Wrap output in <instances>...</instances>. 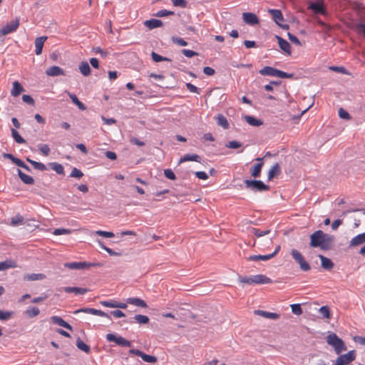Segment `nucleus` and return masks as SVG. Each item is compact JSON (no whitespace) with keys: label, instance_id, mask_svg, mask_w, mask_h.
<instances>
[{"label":"nucleus","instance_id":"nucleus-45","mask_svg":"<svg viewBox=\"0 0 365 365\" xmlns=\"http://www.w3.org/2000/svg\"><path fill=\"white\" fill-rule=\"evenodd\" d=\"M252 232L253 233L254 235H255L256 237H262L265 235H267L270 232V230H261L259 229H257V228H255L253 227L252 229Z\"/></svg>","mask_w":365,"mask_h":365},{"label":"nucleus","instance_id":"nucleus-62","mask_svg":"<svg viewBox=\"0 0 365 365\" xmlns=\"http://www.w3.org/2000/svg\"><path fill=\"white\" fill-rule=\"evenodd\" d=\"M173 41L181 46H185L187 45V42L185 41L183 38L180 37H173Z\"/></svg>","mask_w":365,"mask_h":365},{"label":"nucleus","instance_id":"nucleus-54","mask_svg":"<svg viewBox=\"0 0 365 365\" xmlns=\"http://www.w3.org/2000/svg\"><path fill=\"white\" fill-rule=\"evenodd\" d=\"M83 172L76 168H74L70 174L71 177L76 178H81V177H83Z\"/></svg>","mask_w":365,"mask_h":365},{"label":"nucleus","instance_id":"nucleus-34","mask_svg":"<svg viewBox=\"0 0 365 365\" xmlns=\"http://www.w3.org/2000/svg\"><path fill=\"white\" fill-rule=\"evenodd\" d=\"M277 68L271 66H265L262 68L259 73L262 76H276Z\"/></svg>","mask_w":365,"mask_h":365},{"label":"nucleus","instance_id":"nucleus-64","mask_svg":"<svg viewBox=\"0 0 365 365\" xmlns=\"http://www.w3.org/2000/svg\"><path fill=\"white\" fill-rule=\"evenodd\" d=\"M356 30L358 33L362 32L365 36V23H359L356 25Z\"/></svg>","mask_w":365,"mask_h":365},{"label":"nucleus","instance_id":"nucleus-28","mask_svg":"<svg viewBox=\"0 0 365 365\" xmlns=\"http://www.w3.org/2000/svg\"><path fill=\"white\" fill-rule=\"evenodd\" d=\"M46 278V275L42 273L38 274H27L24 276V279L26 281H38L42 280Z\"/></svg>","mask_w":365,"mask_h":365},{"label":"nucleus","instance_id":"nucleus-18","mask_svg":"<svg viewBox=\"0 0 365 365\" xmlns=\"http://www.w3.org/2000/svg\"><path fill=\"white\" fill-rule=\"evenodd\" d=\"M365 242V232L359 234L349 242V247H356Z\"/></svg>","mask_w":365,"mask_h":365},{"label":"nucleus","instance_id":"nucleus-6","mask_svg":"<svg viewBox=\"0 0 365 365\" xmlns=\"http://www.w3.org/2000/svg\"><path fill=\"white\" fill-rule=\"evenodd\" d=\"M356 359L354 350L349 351L345 354L340 355L335 361L334 365H347Z\"/></svg>","mask_w":365,"mask_h":365},{"label":"nucleus","instance_id":"nucleus-49","mask_svg":"<svg viewBox=\"0 0 365 365\" xmlns=\"http://www.w3.org/2000/svg\"><path fill=\"white\" fill-rule=\"evenodd\" d=\"M338 113H339V116L342 119L350 120L351 118L349 113L342 108H340L339 109Z\"/></svg>","mask_w":365,"mask_h":365},{"label":"nucleus","instance_id":"nucleus-58","mask_svg":"<svg viewBox=\"0 0 365 365\" xmlns=\"http://www.w3.org/2000/svg\"><path fill=\"white\" fill-rule=\"evenodd\" d=\"M116 301H101L100 304L105 307L116 308Z\"/></svg>","mask_w":365,"mask_h":365},{"label":"nucleus","instance_id":"nucleus-30","mask_svg":"<svg viewBox=\"0 0 365 365\" xmlns=\"http://www.w3.org/2000/svg\"><path fill=\"white\" fill-rule=\"evenodd\" d=\"M217 123L219 126L223 129L227 130L230 128L229 123L227 118L222 114H219L216 116Z\"/></svg>","mask_w":365,"mask_h":365},{"label":"nucleus","instance_id":"nucleus-48","mask_svg":"<svg viewBox=\"0 0 365 365\" xmlns=\"http://www.w3.org/2000/svg\"><path fill=\"white\" fill-rule=\"evenodd\" d=\"M294 76L293 73H287L286 72H284L282 71L277 69L276 71V76L281 78H289Z\"/></svg>","mask_w":365,"mask_h":365},{"label":"nucleus","instance_id":"nucleus-10","mask_svg":"<svg viewBox=\"0 0 365 365\" xmlns=\"http://www.w3.org/2000/svg\"><path fill=\"white\" fill-rule=\"evenodd\" d=\"M308 9L313 11L316 14H326L323 0H317L316 1L311 3L308 6Z\"/></svg>","mask_w":365,"mask_h":365},{"label":"nucleus","instance_id":"nucleus-56","mask_svg":"<svg viewBox=\"0 0 365 365\" xmlns=\"http://www.w3.org/2000/svg\"><path fill=\"white\" fill-rule=\"evenodd\" d=\"M329 70L337 72V73H344V74L348 73L346 69L343 66H329Z\"/></svg>","mask_w":365,"mask_h":365},{"label":"nucleus","instance_id":"nucleus-37","mask_svg":"<svg viewBox=\"0 0 365 365\" xmlns=\"http://www.w3.org/2000/svg\"><path fill=\"white\" fill-rule=\"evenodd\" d=\"M76 346L77 347L86 352V354H89L90 351H91V349H90V346L88 345H87L86 343H84L81 339H78L77 341H76Z\"/></svg>","mask_w":365,"mask_h":365},{"label":"nucleus","instance_id":"nucleus-4","mask_svg":"<svg viewBox=\"0 0 365 365\" xmlns=\"http://www.w3.org/2000/svg\"><path fill=\"white\" fill-rule=\"evenodd\" d=\"M290 253L292 258L299 264L301 270L304 272H307L311 269L309 264L306 261L304 257L299 250L296 249H292Z\"/></svg>","mask_w":365,"mask_h":365},{"label":"nucleus","instance_id":"nucleus-15","mask_svg":"<svg viewBox=\"0 0 365 365\" xmlns=\"http://www.w3.org/2000/svg\"><path fill=\"white\" fill-rule=\"evenodd\" d=\"M50 319L53 324L64 327L70 331H73V327L61 317L58 316H52Z\"/></svg>","mask_w":365,"mask_h":365},{"label":"nucleus","instance_id":"nucleus-5","mask_svg":"<svg viewBox=\"0 0 365 365\" xmlns=\"http://www.w3.org/2000/svg\"><path fill=\"white\" fill-rule=\"evenodd\" d=\"M244 182L247 188H250L253 191L262 192L269 190V187L261 180H245Z\"/></svg>","mask_w":365,"mask_h":365},{"label":"nucleus","instance_id":"nucleus-7","mask_svg":"<svg viewBox=\"0 0 365 365\" xmlns=\"http://www.w3.org/2000/svg\"><path fill=\"white\" fill-rule=\"evenodd\" d=\"M106 339L108 341H114L118 345L125 346V347H130L131 346V342L125 339V338L122 336H116L113 334H108L106 335Z\"/></svg>","mask_w":365,"mask_h":365},{"label":"nucleus","instance_id":"nucleus-12","mask_svg":"<svg viewBox=\"0 0 365 365\" xmlns=\"http://www.w3.org/2000/svg\"><path fill=\"white\" fill-rule=\"evenodd\" d=\"M242 19L244 21L250 26H255L259 23L257 16L251 12H245L242 14Z\"/></svg>","mask_w":365,"mask_h":365},{"label":"nucleus","instance_id":"nucleus-42","mask_svg":"<svg viewBox=\"0 0 365 365\" xmlns=\"http://www.w3.org/2000/svg\"><path fill=\"white\" fill-rule=\"evenodd\" d=\"M11 135L16 143H18L19 144H22V143H25V140L19 135V133H18V131L16 129H14V128L11 129Z\"/></svg>","mask_w":365,"mask_h":365},{"label":"nucleus","instance_id":"nucleus-55","mask_svg":"<svg viewBox=\"0 0 365 365\" xmlns=\"http://www.w3.org/2000/svg\"><path fill=\"white\" fill-rule=\"evenodd\" d=\"M172 3L174 6L180 8H185L187 4L186 0H172Z\"/></svg>","mask_w":365,"mask_h":365},{"label":"nucleus","instance_id":"nucleus-57","mask_svg":"<svg viewBox=\"0 0 365 365\" xmlns=\"http://www.w3.org/2000/svg\"><path fill=\"white\" fill-rule=\"evenodd\" d=\"M38 149L45 156H47L49 155L50 148L47 144L39 145Z\"/></svg>","mask_w":365,"mask_h":365},{"label":"nucleus","instance_id":"nucleus-40","mask_svg":"<svg viewBox=\"0 0 365 365\" xmlns=\"http://www.w3.org/2000/svg\"><path fill=\"white\" fill-rule=\"evenodd\" d=\"M51 168L58 174H64V168L62 165L58 163H51L49 164Z\"/></svg>","mask_w":365,"mask_h":365},{"label":"nucleus","instance_id":"nucleus-21","mask_svg":"<svg viewBox=\"0 0 365 365\" xmlns=\"http://www.w3.org/2000/svg\"><path fill=\"white\" fill-rule=\"evenodd\" d=\"M319 258L321 260V264L324 269L330 270L334 267V264L330 259L323 256L322 255H319Z\"/></svg>","mask_w":365,"mask_h":365},{"label":"nucleus","instance_id":"nucleus-16","mask_svg":"<svg viewBox=\"0 0 365 365\" xmlns=\"http://www.w3.org/2000/svg\"><path fill=\"white\" fill-rule=\"evenodd\" d=\"M279 48L287 54H291V46L289 43L279 36H276Z\"/></svg>","mask_w":365,"mask_h":365},{"label":"nucleus","instance_id":"nucleus-27","mask_svg":"<svg viewBox=\"0 0 365 365\" xmlns=\"http://www.w3.org/2000/svg\"><path fill=\"white\" fill-rule=\"evenodd\" d=\"M127 302L130 304H133V305L143 307V308H146L148 307L146 302L140 298H136V297L128 298Z\"/></svg>","mask_w":365,"mask_h":365},{"label":"nucleus","instance_id":"nucleus-46","mask_svg":"<svg viewBox=\"0 0 365 365\" xmlns=\"http://www.w3.org/2000/svg\"><path fill=\"white\" fill-rule=\"evenodd\" d=\"M70 97L72 100V101L78 107V108L81 110H84L86 109V107L84 106V105L83 104V103H81L78 98L76 97V95L74 94H71L70 95Z\"/></svg>","mask_w":365,"mask_h":365},{"label":"nucleus","instance_id":"nucleus-2","mask_svg":"<svg viewBox=\"0 0 365 365\" xmlns=\"http://www.w3.org/2000/svg\"><path fill=\"white\" fill-rule=\"evenodd\" d=\"M327 342L328 344L333 346L337 354H339L342 351L346 350V347L343 340L339 338V336L334 333H331L327 336Z\"/></svg>","mask_w":365,"mask_h":365},{"label":"nucleus","instance_id":"nucleus-61","mask_svg":"<svg viewBox=\"0 0 365 365\" xmlns=\"http://www.w3.org/2000/svg\"><path fill=\"white\" fill-rule=\"evenodd\" d=\"M287 36H288L289 40L292 43H294V44H295L297 46H301V42H300V41L299 40V38L297 36H295L294 35L292 34L291 33H288Z\"/></svg>","mask_w":365,"mask_h":365},{"label":"nucleus","instance_id":"nucleus-17","mask_svg":"<svg viewBox=\"0 0 365 365\" xmlns=\"http://www.w3.org/2000/svg\"><path fill=\"white\" fill-rule=\"evenodd\" d=\"M47 36H40L36 38L35 40V53L36 55H40L42 53V49L43 47L44 42L47 39Z\"/></svg>","mask_w":365,"mask_h":365},{"label":"nucleus","instance_id":"nucleus-9","mask_svg":"<svg viewBox=\"0 0 365 365\" xmlns=\"http://www.w3.org/2000/svg\"><path fill=\"white\" fill-rule=\"evenodd\" d=\"M129 352L131 354H135L138 356H140L145 362L154 364V363H156L158 361V359L156 356L148 355L138 349H132L129 351Z\"/></svg>","mask_w":365,"mask_h":365},{"label":"nucleus","instance_id":"nucleus-35","mask_svg":"<svg viewBox=\"0 0 365 365\" xmlns=\"http://www.w3.org/2000/svg\"><path fill=\"white\" fill-rule=\"evenodd\" d=\"M40 313V310L36 307H29L25 311V314L29 318H34Z\"/></svg>","mask_w":365,"mask_h":365},{"label":"nucleus","instance_id":"nucleus-39","mask_svg":"<svg viewBox=\"0 0 365 365\" xmlns=\"http://www.w3.org/2000/svg\"><path fill=\"white\" fill-rule=\"evenodd\" d=\"M319 313L323 318L329 319L331 317L330 309L328 306H322L319 309Z\"/></svg>","mask_w":365,"mask_h":365},{"label":"nucleus","instance_id":"nucleus-47","mask_svg":"<svg viewBox=\"0 0 365 365\" xmlns=\"http://www.w3.org/2000/svg\"><path fill=\"white\" fill-rule=\"evenodd\" d=\"M71 233V230L69 229L64 228H58L55 229L53 232L54 235H70Z\"/></svg>","mask_w":365,"mask_h":365},{"label":"nucleus","instance_id":"nucleus-3","mask_svg":"<svg viewBox=\"0 0 365 365\" xmlns=\"http://www.w3.org/2000/svg\"><path fill=\"white\" fill-rule=\"evenodd\" d=\"M103 264L100 262H73L64 264V267L71 269H88L91 267H101Z\"/></svg>","mask_w":365,"mask_h":365},{"label":"nucleus","instance_id":"nucleus-29","mask_svg":"<svg viewBox=\"0 0 365 365\" xmlns=\"http://www.w3.org/2000/svg\"><path fill=\"white\" fill-rule=\"evenodd\" d=\"M273 258V255H250L247 258V260L248 261H252V262H258L260 260L262 261H267L270 259Z\"/></svg>","mask_w":365,"mask_h":365},{"label":"nucleus","instance_id":"nucleus-63","mask_svg":"<svg viewBox=\"0 0 365 365\" xmlns=\"http://www.w3.org/2000/svg\"><path fill=\"white\" fill-rule=\"evenodd\" d=\"M227 148H232V149H237L242 146V144L236 140L230 141L227 145Z\"/></svg>","mask_w":365,"mask_h":365},{"label":"nucleus","instance_id":"nucleus-51","mask_svg":"<svg viewBox=\"0 0 365 365\" xmlns=\"http://www.w3.org/2000/svg\"><path fill=\"white\" fill-rule=\"evenodd\" d=\"M292 312L296 315H301L302 314V309L299 304H294L291 305Z\"/></svg>","mask_w":365,"mask_h":365},{"label":"nucleus","instance_id":"nucleus-59","mask_svg":"<svg viewBox=\"0 0 365 365\" xmlns=\"http://www.w3.org/2000/svg\"><path fill=\"white\" fill-rule=\"evenodd\" d=\"M93 52L99 54L103 58H106L108 55V52L103 50L101 47H94L93 48Z\"/></svg>","mask_w":365,"mask_h":365},{"label":"nucleus","instance_id":"nucleus-60","mask_svg":"<svg viewBox=\"0 0 365 365\" xmlns=\"http://www.w3.org/2000/svg\"><path fill=\"white\" fill-rule=\"evenodd\" d=\"M165 176L170 180H175L176 179L175 175L171 169H165L164 170Z\"/></svg>","mask_w":365,"mask_h":365},{"label":"nucleus","instance_id":"nucleus-25","mask_svg":"<svg viewBox=\"0 0 365 365\" xmlns=\"http://www.w3.org/2000/svg\"><path fill=\"white\" fill-rule=\"evenodd\" d=\"M272 282V279L264 274L254 275V284H269Z\"/></svg>","mask_w":365,"mask_h":365},{"label":"nucleus","instance_id":"nucleus-13","mask_svg":"<svg viewBox=\"0 0 365 365\" xmlns=\"http://www.w3.org/2000/svg\"><path fill=\"white\" fill-rule=\"evenodd\" d=\"M259 163L255 164L251 169V175L256 178L260 176L261 170L263 167V158H258L256 159Z\"/></svg>","mask_w":365,"mask_h":365},{"label":"nucleus","instance_id":"nucleus-41","mask_svg":"<svg viewBox=\"0 0 365 365\" xmlns=\"http://www.w3.org/2000/svg\"><path fill=\"white\" fill-rule=\"evenodd\" d=\"M135 322L140 324H145L149 322V318L145 315L137 314L134 317Z\"/></svg>","mask_w":365,"mask_h":365},{"label":"nucleus","instance_id":"nucleus-50","mask_svg":"<svg viewBox=\"0 0 365 365\" xmlns=\"http://www.w3.org/2000/svg\"><path fill=\"white\" fill-rule=\"evenodd\" d=\"M173 14H174V11H168L166 9H162V10L158 11L154 15L155 16H157V17H164V16H170V15H173Z\"/></svg>","mask_w":365,"mask_h":365},{"label":"nucleus","instance_id":"nucleus-38","mask_svg":"<svg viewBox=\"0 0 365 365\" xmlns=\"http://www.w3.org/2000/svg\"><path fill=\"white\" fill-rule=\"evenodd\" d=\"M26 160L30 163L35 169L38 170L43 171L46 170V165L42 163L36 162L29 158H26Z\"/></svg>","mask_w":365,"mask_h":365},{"label":"nucleus","instance_id":"nucleus-52","mask_svg":"<svg viewBox=\"0 0 365 365\" xmlns=\"http://www.w3.org/2000/svg\"><path fill=\"white\" fill-rule=\"evenodd\" d=\"M239 282L243 284H254V276L247 277H239Z\"/></svg>","mask_w":365,"mask_h":365},{"label":"nucleus","instance_id":"nucleus-1","mask_svg":"<svg viewBox=\"0 0 365 365\" xmlns=\"http://www.w3.org/2000/svg\"><path fill=\"white\" fill-rule=\"evenodd\" d=\"M334 240L332 236L324 233L322 230H317L310 235V246L312 247H320L322 250H329L331 248Z\"/></svg>","mask_w":365,"mask_h":365},{"label":"nucleus","instance_id":"nucleus-19","mask_svg":"<svg viewBox=\"0 0 365 365\" xmlns=\"http://www.w3.org/2000/svg\"><path fill=\"white\" fill-rule=\"evenodd\" d=\"M255 313V314L266 319H278L279 318V314L274 312H269L263 310H256Z\"/></svg>","mask_w":365,"mask_h":365},{"label":"nucleus","instance_id":"nucleus-43","mask_svg":"<svg viewBox=\"0 0 365 365\" xmlns=\"http://www.w3.org/2000/svg\"><path fill=\"white\" fill-rule=\"evenodd\" d=\"M151 56H152L153 61L155 62H160L163 61H171V60L170 58H168L167 57H163L154 51H153L151 53Z\"/></svg>","mask_w":365,"mask_h":365},{"label":"nucleus","instance_id":"nucleus-24","mask_svg":"<svg viewBox=\"0 0 365 365\" xmlns=\"http://www.w3.org/2000/svg\"><path fill=\"white\" fill-rule=\"evenodd\" d=\"M64 291L66 293H75L76 294H84L89 290L86 288L75 287H66L64 288Z\"/></svg>","mask_w":365,"mask_h":365},{"label":"nucleus","instance_id":"nucleus-20","mask_svg":"<svg viewBox=\"0 0 365 365\" xmlns=\"http://www.w3.org/2000/svg\"><path fill=\"white\" fill-rule=\"evenodd\" d=\"M281 169L278 163H275L268 172L267 180H272L274 177L279 175Z\"/></svg>","mask_w":365,"mask_h":365},{"label":"nucleus","instance_id":"nucleus-22","mask_svg":"<svg viewBox=\"0 0 365 365\" xmlns=\"http://www.w3.org/2000/svg\"><path fill=\"white\" fill-rule=\"evenodd\" d=\"M46 73L49 76H58L63 74V70L59 66H53L46 70Z\"/></svg>","mask_w":365,"mask_h":365},{"label":"nucleus","instance_id":"nucleus-14","mask_svg":"<svg viewBox=\"0 0 365 365\" xmlns=\"http://www.w3.org/2000/svg\"><path fill=\"white\" fill-rule=\"evenodd\" d=\"M269 13L272 15V19L279 26L284 28V26L280 24L281 21H284L282 13L279 9H269Z\"/></svg>","mask_w":365,"mask_h":365},{"label":"nucleus","instance_id":"nucleus-23","mask_svg":"<svg viewBox=\"0 0 365 365\" xmlns=\"http://www.w3.org/2000/svg\"><path fill=\"white\" fill-rule=\"evenodd\" d=\"M200 160H201L200 156L197 154H186L180 159L179 164H181L186 161H195V162L200 163Z\"/></svg>","mask_w":365,"mask_h":365},{"label":"nucleus","instance_id":"nucleus-53","mask_svg":"<svg viewBox=\"0 0 365 365\" xmlns=\"http://www.w3.org/2000/svg\"><path fill=\"white\" fill-rule=\"evenodd\" d=\"M97 235L102 236L104 237L110 238L114 237V233L112 232H107V231H103V230H97L95 232Z\"/></svg>","mask_w":365,"mask_h":365},{"label":"nucleus","instance_id":"nucleus-44","mask_svg":"<svg viewBox=\"0 0 365 365\" xmlns=\"http://www.w3.org/2000/svg\"><path fill=\"white\" fill-rule=\"evenodd\" d=\"M23 222H24V217L20 215H17L15 217H12L11 220V225L12 226H17L19 225H22Z\"/></svg>","mask_w":365,"mask_h":365},{"label":"nucleus","instance_id":"nucleus-31","mask_svg":"<svg viewBox=\"0 0 365 365\" xmlns=\"http://www.w3.org/2000/svg\"><path fill=\"white\" fill-rule=\"evenodd\" d=\"M244 118H245V120H246V122L252 126L258 127L263 124L262 120L257 119L253 116L245 115Z\"/></svg>","mask_w":365,"mask_h":365},{"label":"nucleus","instance_id":"nucleus-36","mask_svg":"<svg viewBox=\"0 0 365 365\" xmlns=\"http://www.w3.org/2000/svg\"><path fill=\"white\" fill-rule=\"evenodd\" d=\"M79 70L84 76H88L91 73V68L86 61L80 63Z\"/></svg>","mask_w":365,"mask_h":365},{"label":"nucleus","instance_id":"nucleus-26","mask_svg":"<svg viewBox=\"0 0 365 365\" xmlns=\"http://www.w3.org/2000/svg\"><path fill=\"white\" fill-rule=\"evenodd\" d=\"M144 24L149 29H153L162 26L163 22L161 20L156 19H152L145 21Z\"/></svg>","mask_w":365,"mask_h":365},{"label":"nucleus","instance_id":"nucleus-32","mask_svg":"<svg viewBox=\"0 0 365 365\" xmlns=\"http://www.w3.org/2000/svg\"><path fill=\"white\" fill-rule=\"evenodd\" d=\"M16 267V262L12 259H8L0 262V271H4L9 268H15Z\"/></svg>","mask_w":365,"mask_h":365},{"label":"nucleus","instance_id":"nucleus-11","mask_svg":"<svg viewBox=\"0 0 365 365\" xmlns=\"http://www.w3.org/2000/svg\"><path fill=\"white\" fill-rule=\"evenodd\" d=\"M80 312H83V313H86V314H93V315H96V316H99V317H106L108 319H110V316L101 311V310H99V309H93V308H83V309H78V310H76L73 313L75 314H77Z\"/></svg>","mask_w":365,"mask_h":365},{"label":"nucleus","instance_id":"nucleus-33","mask_svg":"<svg viewBox=\"0 0 365 365\" xmlns=\"http://www.w3.org/2000/svg\"><path fill=\"white\" fill-rule=\"evenodd\" d=\"M18 175L20 178V179L25 183V184H27V185H33L34 183V178L30 176V175H28L25 173H24L21 170H20L19 169L18 170Z\"/></svg>","mask_w":365,"mask_h":365},{"label":"nucleus","instance_id":"nucleus-8","mask_svg":"<svg viewBox=\"0 0 365 365\" xmlns=\"http://www.w3.org/2000/svg\"><path fill=\"white\" fill-rule=\"evenodd\" d=\"M19 26V20L16 19L12 20L11 22L6 24L3 26L1 30L0 31V34L1 35H7L10 33L15 31Z\"/></svg>","mask_w":365,"mask_h":365}]
</instances>
